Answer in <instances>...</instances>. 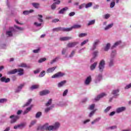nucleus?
<instances>
[{
  "label": "nucleus",
  "mask_w": 131,
  "mask_h": 131,
  "mask_svg": "<svg viewBox=\"0 0 131 131\" xmlns=\"http://www.w3.org/2000/svg\"><path fill=\"white\" fill-rule=\"evenodd\" d=\"M60 127V123L56 122L54 125H49L48 123H46L42 126H40L38 128V129L40 130H56Z\"/></svg>",
  "instance_id": "f257e3e1"
},
{
  "label": "nucleus",
  "mask_w": 131,
  "mask_h": 131,
  "mask_svg": "<svg viewBox=\"0 0 131 131\" xmlns=\"http://www.w3.org/2000/svg\"><path fill=\"white\" fill-rule=\"evenodd\" d=\"M105 62L104 59L101 60L99 64L98 70L100 72H103L105 68Z\"/></svg>",
  "instance_id": "f03ea898"
},
{
  "label": "nucleus",
  "mask_w": 131,
  "mask_h": 131,
  "mask_svg": "<svg viewBox=\"0 0 131 131\" xmlns=\"http://www.w3.org/2000/svg\"><path fill=\"white\" fill-rule=\"evenodd\" d=\"M10 118L11 119L10 123H15L17 122V120L19 119V117L18 115H11L10 116Z\"/></svg>",
  "instance_id": "7ed1b4c3"
},
{
  "label": "nucleus",
  "mask_w": 131,
  "mask_h": 131,
  "mask_svg": "<svg viewBox=\"0 0 131 131\" xmlns=\"http://www.w3.org/2000/svg\"><path fill=\"white\" fill-rule=\"evenodd\" d=\"M79 28H81V25L75 24L71 28H67V32L71 31L72 29H79Z\"/></svg>",
  "instance_id": "20e7f679"
},
{
  "label": "nucleus",
  "mask_w": 131,
  "mask_h": 131,
  "mask_svg": "<svg viewBox=\"0 0 131 131\" xmlns=\"http://www.w3.org/2000/svg\"><path fill=\"white\" fill-rule=\"evenodd\" d=\"M65 75V73L59 72L54 75L52 76V78H59V77H63Z\"/></svg>",
  "instance_id": "39448f33"
},
{
  "label": "nucleus",
  "mask_w": 131,
  "mask_h": 131,
  "mask_svg": "<svg viewBox=\"0 0 131 131\" xmlns=\"http://www.w3.org/2000/svg\"><path fill=\"white\" fill-rule=\"evenodd\" d=\"M100 43V40L96 39L94 41L92 47L90 49V51H95L97 49V46Z\"/></svg>",
  "instance_id": "423d86ee"
},
{
  "label": "nucleus",
  "mask_w": 131,
  "mask_h": 131,
  "mask_svg": "<svg viewBox=\"0 0 131 131\" xmlns=\"http://www.w3.org/2000/svg\"><path fill=\"white\" fill-rule=\"evenodd\" d=\"M25 86V83L20 84L17 86V88L15 90V93H20L22 89Z\"/></svg>",
  "instance_id": "0eeeda50"
},
{
  "label": "nucleus",
  "mask_w": 131,
  "mask_h": 131,
  "mask_svg": "<svg viewBox=\"0 0 131 131\" xmlns=\"http://www.w3.org/2000/svg\"><path fill=\"white\" fill-rule=\"evenodd\" d=\"M14 32V28L10 27L9 29L6 31L7 36H13V32Z\"/></svg>",
  "instance_id": "6e6552de"
},
{
  "label": "nucleus",
  "mask_w": 131,
  "mask_h": 131,
  "mask_svg": "<svg viewBox=\"0 0 131 131\" xmlns=\"http://www.w3.org/2000/svg\"><path fill=\"white\" fill-rule=\"evenodd\" d=\"M52 31L55 32L56 31L58 32V31H63L67 32V28H61V27H58L54 28L52 29Z\"/></svg>",
  "instance_id": "1a4fd4ad"
},
{
  "label": "nucleus",
  "mask_w": 131,
  "mask_h": 131,
  "mask_svg": "<svg viewBox=\"0 0 131 131\" xmlns=\"http://www.w3.org/2000/svg\"><path fill=\"white\" fill-rule=\"evenodd\" d=\"M126 110V107L125 106H122L118 107L116 109V113H121V112H123Z\"/></svg>",
  "instance_id": "9d476101"
},
{
  "label": "nucleus",
  "mask_w": 131,
  "mask_h": 131,
  "mask_svg": "<svg viewBox=\"0 0 131 131\" xmlns=\"http://www.w3.org/2000/svg\"><path fill=\"white\" fill-rule=\"evenodd\" d=\"M114 98H117L119 96V90L118 89L114 90L112 92Z\"/></svg>",
  "instance_id": "9b49d317"
},
{
  "label": "nucleus",
  "mask_w": 131,
  "mask_h": 131,
  "mask_svg": "<svg viewBox=\"0 0 131 131\" xmlns=\"http://www.w3.org/2000/svg\"><path fill=\"white\" fill-rule=\"evenodd\" d=\"M54 2H55L51 5L52 10H55L56 9V5H60V0H54Z\"/></svg>",
  "instance_id": "f8f14e48"
},
{
  "label": "nucleus",
  "mask_w": 131,
  "mask_h": 131,
  "mask_svg": "<svg viewBox=\"0 0 131 131\" xmlns=\"http://www.w3.org/2000/svg\"><path fill=\"white\" fill-rule=\"evenodd\" d=\"M10 79L9 78H6V77H2L0 79V81L1 82H5V83H8V82H10Z\"/></svg>",
  "instance_id": "ddd939ff"
},
{
  "label": "nucleus",
  "mask_w": 131,
  "mask_h": 131,
  "mask_svg": "<svg viewBox=\"0 0 131 131\" xmlns=\"http://www.w3.org/2000/svg\"><path fill=\"white\" fill-rule=\"evenodd\" d=\"M91 81H92V76H89L86 78V79L84 81V83H85V85H89V84H90V83H91Z\"/></svg>",
  "instance_id": "4468645a"
},
{
  "label": "nucleus",
  "mask_w": 131,
  "mask_h": 131,
  "mask_svg": "<svg viewBox=\"0 0 131 131\" xmlns=\"http://www.w3.org/2000/svg\"><path fill=\"white\" fill-rule=\"evenodd\" d=\"M50 93V91L49 90H45L42 91L40 92V96H46V95H49Z\"/></svg>",
  "instance_id": "2eb2a0df"
},
{
  "label": "nucleus",
  "mask_w": 131,
  "mask_h": 131,
  "mask_svg": "<svg viewBox=\"0 0 131 131\" xmlns=\"http://www.w3.org/2000/svg\"><path fill=\"white\" fill-rule=\"evenodd\" d=\"M78 44V42H70L68 43L67 47L68 48H73V47H75L76 46V45Z\"/></svg>",
  "instance_id": "dca6fc26"
},
{
  "label": "nucleus",
  "mask_w": 131,
  "mask_h": 131,
  "mask_svg": "<svg viewBox=\"0 0 131 131\" xmlns=\"http://www.w3.org/2000/svg\"><path fill=\"white\" fill-rule=\"evenodd\" d=\"M56 68H57V67H53L52 68H49L47 70L46 72L47 73H53V72H54L56 70Z\"/></svg>",
  "instance_id": "f3484780"
},
{
  "label": "nucleus",
  "mask_w": 131,
  "mask_h": 131,
  "mask_svg": "<svg viewBox=\"0 0 131 131\" xmlns=\"http://www.w3.org/2000/svg\"><path fill=\"white\" fill-rule=\"evenodd\" d=\"M106 96V94L105 93H101V94L97 96V97L95 98V101H99L101 98H103Z\"/></svg>",
  "instance_id": "a211bd4d"
},
{
  "label": "nucleus",
  "mask_w": 131,
  "mask_h": 131,
  "mask_svg": "<svg viewBox=\"0 0 131 131\" xmlns=\"http://www.w3.org/2000/svg\"><path fill=\"white\" fill-rule=\"evenodd\" d=\"M66 82H67L66 80H63L59 82L57 84L58 88H62V86H64V85H65L66 84Z\"/></svg>",
  "instance_id": "6ab92c4d"
},
{
  "label": "nucleus",
  "mask_w": 131,
  "mask_h": 131,
  "mask_svg": "<svg viewBox=\"0 0 131 131\" xmlns=\"http://www.w3.org/2000/svg\"><path fill=\"white\" fill-rule=\"evenodd\" d=\"M68 7H64L62 9H61L59 12H58V14H64L65 12L67 11H68Z\"/></svg>",
  "instance_id": "aec40b11"
},
{
  "label": "nucleus",
  "mask_w": 131,
  "mask_h": 131,
  "mask_svg": "<svg viewBox=\"0 0 131 131\" xmlns=\"http://www.w3.org/2000/svg\"><path fill=\"white\" fill-rule=\"evenodd\" d=\"M102 79V74H100L98 75L95 79V83H98V82H100L101 80Z\"/></svg>",
  "instance_id": "412c9836"
},
{
  "label": "nucleus",
  "mask_w": 131,
  "mask_h": 131,
  "mask_svg": "<svg viewBox=\"0 0 131 131\" xmlns=\"http://www.w3.org/2000/svg\"><path fill=\"white\" fill-rule=\"evenodd\" d=\"M98 64L97 62H94L93 64H91L90 66V70L93 71L96 69V67H97V65Z\"/></svg>",
  "instance_id": "4be33fe9"
},
{
  "label": "nucleus",
  "mask_w": 131,
  "mask_h": 131,
  "mask_svg": "<svg viewBox=\"0 0 131 131\" xmlns=\"http://www.w3.org/2000/svg\"><path fill=\"white\" fill-rule=\"evenodd\" d=\"M17 72H18V70L15 69L11 70L10 71H8L7 72V74L8 75H11L12 74H15V73H17Z\"/></svg>",
  "instance_id": "5701e85b"
},
{
  "label": "nucleus",
  "mask_w": 131,
  "mask_h": 131,
  "mask_svg": "<svg viewBox=\"0 0 131 131\" xmlns=\"http://www.w3.org/2000/svg\"><path fill=\"white\" fill-rule=\"evenodd\" d=\"M121 40L118 41L116 42L114 45H113L111 47V49H115V48H116V47H118V46H119V45H121Z\"/></svg>",
  "instance_id": "b1692460"
},
{
  "label": "nucleus",
  "mask_w": 131,
  "mask_h": 131,
  "mask_svg": "<svg viewBox=\"0 0 131 131\" xmlns=\"http://www.w3.org/2000/svg\"><path fill=\"white\" fill-rule=\"evenodd\" d=\"M70 39H72V37H60V40H61L62 41H65L66 40H69Z\"/></svg>",
  "instance_id": "393cba45"
},
{
  "label": "nucleus",
  "mask_w": 131,
  "mask_h": 131,
  "mask_svg": "<svg viewBox=\"0 0 131 131\" xmlns=\"http://www.w3.org/2000/svg\"><path fill=\"white\" fill-rule=\"evenodd\" d=\"M111 47V44L110 43H107L104 48V51H105V52L109 51Z\"/></svg>",
  "instance_id": "a878e982"
},
{
  "label": "nucleus",
  "mask_w": 131,
  "mask_h": 131,
  "mask_svg": "<svg viewBox=\"0 0 131 131\" xmlns=\"http://www.w3.org/2000/svg\"><path fill=\"white\" fill-rule=\"evenodd\" d=\"M116 50H114L112 51V52L111 53V58H115V57H116L117 55Z\"/></svg>",
  "instance_id": "bb28decb"
},
{
  "label": "nucleus",
  "mask_w": 131,
  "mask_h": 131,
  "mask_svg": "<svg viewBox=\"0 0 131 131\" xmlns=\"http://www.w3.org/2000/svg\"><path fill=\"white\" fill-rule=\"evenodd\" d=\"M114 59H115V58L110 57V58L109 59L110 61L108 62L109 66H110V67L113 66V65L114 64Z\"/></svg>",
  "instance_id": "cd10ccee"
},
{
  "label": "nucleus",
  "mask_w": 131,
  "mask_h": 131,
  "mask_svg": "<svg viewBox=\"0 0 131 131\" xmlns=\"http://www.w3.org/2000/svg\"><path fill=\"white\" fill-rule=\"evenodd\" d=\"M34 10H30L29 11L28 10H25L23 11V14L24 15H29L31 13H33Z\"/></svg>",
  "instance_id": "c85d7f7f"
},
{
  "label": "nucleus",
  "mask_w": 131,
  "mask_h": 131,
  "mask_svg": "<svg viewBox=\"0 0 131 131\" xmlns=\"http://www.w3.org/2000/svg\"><path fill=\"white\" fill-rule=\"evenodd\" d=\"M98 54H99V51H95L93 53V58L91 60V62H92L95 58H96L97 56H98Z\"/></svg>",
  "instance_id": "c756f323"
},
{
  "label": "nucleus",
  "mask_w": 131,
  "mask_h": 131,
  "mask_svg": "<svg viewBox=\"0 0 131 131\" xmlns=\"http://www.w3.org/2000/svg\"><path fill=\"white\" fill-rule=\"evenodd\" d=\"M41 115H42V113H41V112H38L35 115V118H40Z\"/></svg>",
  "instance_id": "7c9ffc66"
},
{
  "label": "nucleus",
  "mask_w": 131,
  "mask_h": 131,
  "mask_svg": "<svg viewBox=\"0 0 131 131\" xmlns=\"http://www.w3.org/2000/svg\"><path fill=\"white\" fill-rule=\"evenodd\" d=\"M17 72H18V75L20 76L23 75V74H24V70H23V69H18L17 70Z\"/></svg>",
  "instance_id": "2f4dec72"
},
{
  "label": "nucleus",
  "mask_w": 131,
  "mask_h": 131,
  "mask_svg": "<svg viewBox=\"0 0 131 131\" xmlns=\"http://www.w3.org/2000/svg\"><path fill=\"white\" fill-rule=\"evenodd\" d=\"M31 108H32V105H31L29 107L27 108L26 110L23 112V115H25V114H27V113H28V112L31 110Z\"/></svg>",
  "instance_id": "473e14b6"
},
{
  "label": "nucleus",
  "mask_w": 131,
  "mask_h": 131,
  "mask_svg": "<svg viewBox=\"0 0 131 131\" xmlns=\"http://www.w3.org/2000/svg\"><path fill=\"white\" fill-rule=\"evenodd\" d=\"M96 23V19L90 20L88 24V26H91V25H94Z\"/></svg>",
  "instance_id": "72a5a7b5"
},
{
  "label": "nucleus",
  "mask_w": 131,
  "mask_h": 131,
  "mask_svg": "<svg viewBox=\"0 0 131 131\" xmlns=\"http://www.w3.org/2000/svg\"><path fill=\"white\" fill-rule=\"evenodd\" d=\"M112 27H113V24H110L104 28V30H109Z\"/></svg>",
  "instance_id": "f704fd0d"
},
{
  "label": "nucleus",
  "mask_w": 131,
  "mask_h": 131,
  "mask_svg": "<svg viewBox=\"0 0 131 131\" xmlns=\"http://www.w3.org/2000/svg\"><path fill=\"white\" fill-rule=\"evenodd\" d=\"M100 120H101V118L100 117L97 118L91 122V124H95V123H97V122H99Z\"/></svg>",
  "instance_id": "c9c22d12"
},
{
  "label": "nucleus",
  "mask_w": 131,
  "mask_h": 131,
  "mask_svg": "<svg viewBox=\"0 0 131 131\" xmlns=\"http://www.w3.org/2000/svg\"><path fill=\"white\" fill-rule=\"evenodd\" d=\"M32 5L35 9H38L39 8V3H33Z\"/></svg>",
  "instance_id": "e433bc0d"
},
{
  "label": "nucleus",
  "mask_w": 131,
  "mask_h": 131,
  "mask_svg": "<svg viewBox=\"0 0 131 131\" xmlns=\"http://www.w3.org/2000/svg\"><path fill=\"white\" fill-rule=\"evenodd\" d=\"M93 6V3L90 2L88 4H85V9H89V8H91Z\"/></svg>",
  "instance_id": "4c0bfd02"
},
{
  "label": "nucleus",
  "mask_w": 131,
  "mask_h": 131,
  "mask_svg": "<svg viewBox=\"0 0 131 131\" xmlns=\"http://www.w3.org/2000/svg\"><path fill=\"white\" fill-rule=\"evenodd\" d=\"M38 20L39 21V22H40V23H42V22H43V20L42 19V15L41 14H38Z\"/></svg>",
  "instance_id": "58836bf2"
},
{
  "label": "nucleus",
  "mask_w": 131,
  "mask_h": 131,
  "mask_svg": "<svg viewBox=\"0 0 131 131\" xmlns=\"http://www.w3.org/2000/svg\"><path fill=\"white\" fill-rule=\"evenodd\" d=\"M14 28L16 30V31H22L23 30V28L21 27H19L16 25H14Z\"/></svg>",
  "instance_id": "ea45409f"
},
{
  "label": "nucleus",
  "mask_w": 131,
  "mask_h": 131,
  "mask_svg": "<svg viewBox=\"0 0 131 131\" xmlns=\"http://www.w3.org/2000/svg\"><path fill=\"white\" fill-rule=\"evenodd\" d=\"M88 42H89V39H85L83 41H82L81 44L80 46L81 47H83V46H84V45H86V43H88Z\"/></svg>",
  "instance_id": "a19ab883"
},
{
  "label": "nucleus",
  "mask_w": 131,
  "mask_h": 131,
  "mask_svg": "<svg viewBox=\"0 0 131 131\" xmlns=\"http://www.w3.org/2000/svg\"><path fill=\"white\" fill-rule=\"evenodd\" d=\"M112 108V106H108L106 108L105 110H104V113H107V112H109L110 111L111 109Z\"/></svg>",
  "instance_id": "79ce46f5"
},
{
  "label": "nucleus",
  "mask_w": 131,
  "mask_h": 131,
  "mask_svg": "<svg viewBox=\"0 0 131 131\" xmlns=\"http://www.w3.org/2000/svg\"><path fill=\"white\" fill-rule=\"evenodd\" d=\"M58 59H59V57H56L50 62V64H51V65L54 64V63H55V62H57V61H58Z\"/></svg>",
  "instance_id": "37998d69"
},
{
  "label": "nucleus",
  "mask_w": 131,
  "mask_h": 131,
  "mask_svg": "<svg viewBox=\"0 0 131 131\" xmlns=\"http://www.w3.org/2000/svg\"><path fill=\"white\" fill-rule=\"evenodd\" d=\"M38 88H39V85H33L31 87V90H36V89H38Z\"/></svg>",
  "instance_id": "c03bdc74"
},
{
  "label": "nucleus",
  "mask_w": 131,
  "mask_h": 131,
  "mask_svg": "<svg viewBox=\"0 0 131 131\" xmlns=\"http://www.w3.org/2000/svg\"><path fill=\"white\" fill-rule=\"evenodd\" d=\"M88 35L87 33H80L79 34L78 36L79 37H84Z\"/></svg>",
  "instance_id": "a18cd8bd"
},
{
  "label": "nucleus",
  "mask_w": 131,
  "mask_h": 131,
  "mask_svg": "<svg viewBox=\"0 0 131 131\" xmlns=\"http://www.w3.org/2000/svg\"><path fill=\"white\" fill-rule=\"evenodd\" d=\"M45 75H46V71H43L40 73L39 77H43Z\"/></svg>",
  "instance_id": "49530a36"
},
{
  "label": "nucleus",
  "mask_w": 131,
  "mask_h": 131,
  "mask_svg": "<svg viewBox=\"0 0 131 131\" xmlns=\"http://www.w3.org/2000/svg\"><path fill=\"white\" fill-rule=\"evenodd\" d=\"M32 101V99H30L28 100V102L26 103V104L24 106V107H25L26 106H29V105H30V103Z\"/></svg>",
  "instance_id": "de8ad7c7"
},
{
  "label": "nucleus",
  "mask_w": 131,
  "mask_h": 131,
  "mask_svg": "<svg viewBox=\"0 0 131 131\" xmlns=\"http://www.w3.org/2000/svg\"><path fill=\"white\" fill-rule=\"evenodd\" d=\"M83 8H85V3H83L79 6V9L80 10L83 9Z\"/></svg>",
  "instance_id": "09e8293b"
},
{
  "label": "nucleus",
  "mask_w": 131,
  "mask_h": 131,
  "mask_svg": "<svg viewBox=\"0 0 131 131\" xmlns=\"http://www.w3.org/2000/svg\"><path fill=\"white\" fill-rule=\"evenodd\" d=\"M115 0H113V2H112L110 4V8H114L115 7V2H114Z\"/></svg>",
  "instance_id": "8fccbe9b"
},
{
  "label": "nucleus",
  "mask_w": 131,
  "mask_h": 131,
  "mask_svg": "<svg viewBox=\"0 0 131 131\" xmlns=\"http://www.w3.org/2000/svg\"><path fill=\"white\" fill-rule=\"evenodd\" d=\"M53 107H54V106H51V107H47L45 110V112L46 113H48L49 112V111H50V110H51V109H52V108H53Z\"/></svg>",
  "instance_id": "3c124183"
},
{
  "label": "nucleus",
  "mask_w": 131,
  "mask_h": 131,
  "mask_svg": "<svg viewBox=\"0 0 131 131\" xmlns=\"http://www.w3.org/2000/svg\"><path fill=\"white\" fill-rule=\"evenodd\" d=\"M110 18V14L108 13L103 16V18L105 19L106 20H107V19H109Z\"/></svg>",
  "instance_id": "603ef678"
},
{
  "label": "nucleus",
  "mask_w": 131,
  "mask_h": 131,
  "mask_svg": "<svg viewBox=\"0 0 131 131\" xmlns=\"http://www.w3.org/2000/svg\"><path fill=\"white\" fill-rule=\"evenodd\" d=\"M67 94H68V89L66 90L63 92V93L62 94V96L63 97H66L67 96Z\"/></svg>",
  "instance_id": "864d4df0"
},
{
  "label": "nucleus",
  "mask_w": 131,
  "mask_h": 131,
  "mask_svg": "<svg viewBox=\"0 0 131 131\" xmlns=\"http://www.w3.org/2000/svg\"><path fill=\"white\" fill-rule=\"evenodd\" d=\"M7 102V99L6 98H2L0 99V103H4Z\"/></svg>",
  "instance_id": "5fc2aeb1"
},
{
  "label": "nucleus",
  "mask_w": 131,
  "mask_h": 131,
  "mask_svg": "<svg viewBox=\"0 0 131 131\" xmlns=\"http://www.w3.org/2000/svg\"><path fill=\"white\" fill-rule=\"evenodd\" d=\"M95 112H96V110L92 111L90 114H89V117H92L95 114Z\"/></svg>",
  "instance_id": "6e6d98bb"
},
{
  "label": "nucleus",
  "mask_w": 131,
  "mask_h": 131,
  "mask_svg": "<svg viewBox=\"0 0 131 131\" xmlns=\"http://www.w3.org/2000/svg\"><path fill=\"white\" fill-rule=\"evenodd\" d=\"M19 128H23V127H25V123H21L20 124H18Z\"/></svg>",
  "instance_id": "4d7b16f0"
},
{
  "label": "nucleus",
  "mask_w": 131,
  "mask_h": 131,
  "mask_svg": "<svg viewBox=\"0 0 131 131\" xmlns=\"http://www.w3.org/2000/svg\"><path fill=\"white\" fill-rule=\"evenodd\" d=\"M47 60V58H41L38 60V63H42V62H45Z\"/></svg>",
  "instance_id": "13d9d810"
},
{
  "label": "nucleus",
  "mask_w": 131,
  "mask_h": 131,
  "mask_svg": "<svg viewBox=\"0 0 131 131\" xmlns=\"http://www.w3.org/2000/svg\"><path fill=\"white\" fill-rule=\"evenodd\" d=\"M52 104V99H49L47 103L46 104V106H50Z\"/></svg>",
  "instance_id": "bf43d9fd"
},
{
  "label": "nucleus",
  "mask_w": 131,
  "mask_h": 131,
  "mask_svg": "<svg viewBox=\"0 0 131 131\" xmlns=\"http://www.w3.org/2000/svg\"><path fill=\"white\" fill-rule=\"evenodd\" d=\"M95 104H91L89 106L90 110H94V108H95Z\"/></svg>",
  "instance_id": "052dcab7"
},
{
  "label": "nucleus",
  "mask_w": 131,
  "mask_h": 131,
  "mask_svg": "<svg viewBox=\"0 0 131 131\" xmlns=\"http://www.w3.org/2000/svg\"><path fill=\"white\" fill-rule=\"evenodd\" d=\"M67 50L66 49H63L61 52L62 55H65L66 54V52Z\"/></svg>",
  "instance_id": "680f3d73"
},
{
  "label": "nucleus",
  "mask_w": 131,
  "mask_h": 131,
  "mask_svg": "<svg viewBox=\"0 0 131 131\" xmlns=\"http://www.w3.org/2000/svg\"><path fill=\"white\" fill-rule=\"evenodd\" d=\"M34 25L36 26L37 27H39V26H41V24H39L37 22L34 23Z\"/></svg>",
  "instance_id": "e2e57ef3"
},
{
  "label": "nucleus",
  "mask_w": 131,
  "mask_h": 131,
  "mask_svg": "<svg viewBox=\"0 0 131 131\" xmlns=\"http://www.w3.org/2000/svg\"><path fill=\"white\" fill-rule=\"evenodd\" d=\"M109 128L110 129H115L117 128V126L116 125H114V126L109 127Z\"/></svg>",
  "instance_id": "0e129e2a"
},
{
  "label": "nucleus",
  "mask_w": 131,
  "mask_h": 131,
  "mask_svg": "<svg viewBox=\"0 0 131 131\" xmlns=\"http://www.w3.org/2000/svg\"><path fill=\"white\" fill-rule=\"evenodd\" d=\"M40 72V69H37L36 70L34 71V73L35 74H37V73H39Z\"/></svg>",
  "instance_id": "69168bd1"
},
{
  "label": "nucleus",
  "mask_w": 131,
  "mask_h": 131,
  "mask_svg": "<svg viewBox=\"0 0 131 131\" xmlns=\"http://www.w3.org/2000/svg\"><path fill=\"white\" fill-rule=\"evenodd\" d=\"M19 67H23V68H25V67H27V66L26 65V63H20L19 66Z\"/></svg>",
  "instance_id": "338daca9"
},
{
  "label": "nucleus",
  "mask_w": 131,
  "mask_h": 131,
  "mask_svg": "<svg viewBox=\"0 0 131 131\" xmlns=\"http://www.w3.org/2000/svg\"><path fill=\"white\" fill-rule=\"evenodd\" d=\"M131 88V83L126 85L125 87V90H128V89H130Z\"/></svg>",
  "instance_id": "774afa93"
}]
</instances>
